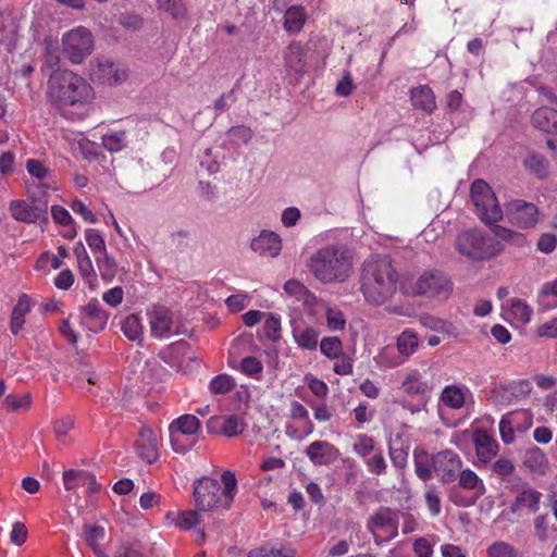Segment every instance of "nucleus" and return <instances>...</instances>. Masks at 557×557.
Segmentation results:
<instances>
[{
  "instance_id": "f257e3e1",
  "label": "nucleus",
  "mask_w": 557,
  "mask_h": 557,
  "mask_svg": "<svg viewBox=\"0 0 557 557\" xmlns=\"http://www.w3.org/2000/svg\"><path fill=\"white\" fill-rule=\"evenodd\" d=\"M398 272L388 256L372 255L361 268L360 290L367 302L386 304L397 292Z\"/></svg>"
},
{
  "instance_id": "f03ea898",
  "label": "nucleus",
  "mask_w": 557,
  "mask_h": 557,
  "mask_svg": "<svg viewBox=\"0 0 557 557\" xmlns=\"http://www.w3.org/2000/svg\"><path fill=\"white\" fill-rule=\"evenodd\" d=\"M48 100L59 107L82 108L94 99L92 87L85 78L70 70H54L48 79Z\"/></svg>"
},
{
  "instance_id": "7ed1b4c3",
  "label": "nucleus",
  "mask_w": 557,
  "mask_h": 557,
  "mask_svg": "<svg viewBox=\"0 0 557 557\" xmlns=\"http://www.w3.org/2000/svg\"><path fill=\"white\" fill-rule=\"evenodd\" d=\"M308 268L321 283H343L351 274L352 256L345 247L329 245L311 255Z\"/></svg>"
},
{
  "instance_id": "20e7f679",
  "label": "nucleus",
  "mask_w": 557,
  "mask_h": 557,
  "mask_svg": "<svg viewBox=\"0 0 557 557\" xmlns=\"http://www.w3.org/2000/svg\"><path fill=\"white\" fill-rule=\"evenodd\" d=\"M223 487L211 478H202L194 484V497L198 509L209 511L220 507L228 509L236 493V478L232 471H224L221 476Z\"/></svg>"
},
{
  "instance_id": "39448f33",
  "label": "nucleus",
  "mask_w": 557,
  "mask_h": 557,
  "mask_svg": "<svg viewBox=\"0 0 557 557\" xmlns=\"http://www.w3.org/2000/svg\"><path fill=\"white\" fill-rule=\"evenodd\" d=\"M454 290L451 277L441 269L422 271L410 284L409 294L430 301L444 302L448 300Z\"/></svg>"
},
{
  "instance_id": "423d86ee",
  "label": "nucleus",
  "mask_w": 557,
  "mask_h": 557,
  "mask_svg": "<svg viewBox=\"0 0 557 557\" xmlns=\"http://www.w3.org/2000/svg\"><path fill=\"white\" fill-rule=\"evenodd\" d=\"M150 335L157 339L170 338L173 335H187L188 329L178 312L162 305H153L147 309Z\"/></svg>"
},
{
  "instance_id": "0eeeda50",
  "label": "nucleus",
  "mask_w": 557,
  "mask_h": 557,
  "mask_svg": "<svg viewBox=\"0 0 557 557\" xmlns=\"http://www.w3.org/2000/svg\"><path fill=\"white\" fill-rule=\"evenodd\" d=\"M29 202L25 200H12L9 203L11 216L23 223L32 224L37 221L48 220L49 197L45 196L37 187H26Z\"/></svg>"
},
{
  "instance_id": "6e6552de",
  "label": "nucleus",
  "mask_w": 557,
  "mask_h": 557,
  "mask_svg": "<svg viewBox=\"0 0 557 557\" xmlns=\"http://www.w3.org/2000/svg\"><path fill=\"white\" fill-rule=\"evenodd\" d=\"M457 250L473 260H484L497 255L502 246L494 238L478 230L461 232L456 238Z\"/></svg>"
},
{
  "instance_id": "1a4fd4ad",
  "label": "nucleus",
  "mask_w": 557,
  "mask_h": 557,
  "mask_svg": "<svg viewBox=\"0 0 557 557\" xmlns=\"http://www.w3.org/2000/svg\"><path fill=\"white\" fill-rule=\"evenodd\" d=\"M470 197L482 222L492 224L502 220L503 211L500 206L494 191L485 181L475 180L471 184Z\"/></svg>"
},
{
  "instance_id": "9d476101",
  "label": "nucleus",
  "mask_w": 557,
  "mask_h": 557,
  "mask_svg": "<svg viewBox=\"0 0 557 557\" xmlns=\"http://www.w3.org/2000/svg\"><path fill=\"white\" fill-rule=\"evenodd\" d=\"M64 55L74 64H81L94 50L92 34L78 26L66 32L62 37Z\"/></svg>"
},
{
  "instance_id": "9b49d317",
  "label": "nucleus",
  "mask_w": 557,
  "mask_h": 557,
  "mask_svg": "<svg viewBox=\"0 0 557 557\" xmlns=\"http://www.w3.org/2000/svg\"><path fill=\"white\" fill-rule=\"evenodd\" d=\"M505 216L508 222L520 230L533 228L540 221L536 205L522 199H513L505 206Z\"/></svg>"
},
{
  "instance_id": "f8f14e48",
  "label": "nucleus",
  "mask_w": 557,
  "mask_h": 557,
  "mask_svg": "<svg viewBox=\"0 0 557 557\" xmlns=\"http://www.w3.org/2000/svg\"><path fill=\"white\" fill-rule=\"evenodd\" d=\"M431 462L434 472L443 484L455 482L463 466L460 456L451 449H443L432 455Z\"/></svg>"
},
{
  "instance_id": "ddd939ff",
  "label": "nucleus",
  "mask_w": 557,
  "mask_h": 557,
  "mask_svg": "<svg viewBox=\"0 0 557 557\" xmlns=\"http://www.w3.org/2000/svg\"><path fill=\"white\" fill-rule=\"evenodd\" d=\"M200 429V421L194 414H183L175 419L169 426L171 445L176 453H185L190 444L183 442V436L197 434Z\"/></svg>"
},
{
  "instance_id": "4468645a",
  "label": "nucleus",
  "mask_w": 557,
  "mask_h": 557,
  "mask_svg": "<svg viewBox=\"0 0 557 557\" xmlns=\"http://www.w3.org/2000/svg\"><path fill=\"white\" fill-rule=\"evenodd\" d=\"M542 493L532 488L529 484H523L517 493L509 510L513 515H519L524 510L536 512L540 509Z\"/></svg>"
},
{
  "instance_id": "2eb2a0df",
  "label": "nucleus",
  "mask_w": 557,
  "mask_h": 557,
  "mask_svg": "<svg viewBox=\"0 0 557 557\" xmlns=\"http://www.w3.org/2000/svg\"><path fill=\"white\" fill-rule=\"evenodd\" d=\"M207 429L210 433H220L226 437H233L243 433L245 423L234 414L214 416L208 420Z\"/></svg>"
},
{
  "instance_id": "dca6fc26",
  "label": "nucleus",
  "mask_w": 557,
  "mask_h": 557,
  "mask_svg": "<svg viewBox=\"0 0 557 557\" xmlns=\"http://www.w3.org/2000/svg\"><path fill=\"white\" fill-rule=\"evenodd\" d=\"M251 249L260 256L275 258L282 250V239L272 231H262L251 240Z\"/></svg>"
},
{
  "instance_id": "f3484780",
  "label": "nucleus",
  "mask_w": 557,
  "mask_h": 557,
  "mask_svg": "<svg viewBox=\"0 0 557 557\" xmlns=\"http://www.w3.org/2000/svg\"><path fill=\"white\" fill-rule=\"evenodd\" d=\"M306 455L314 466H326L339 457V450L330 442L315 441L306 448Z\"/></svg>"
},
{
  "instance_id": "a211bd4d",
  "label": "nucleus",
  "mask_w": 557,
  "mask_h": 557,
  "mask_svg": "<svg viewBox=\"0 0 557 557\" xmlns=\"http://www.w3.org/2000/svg\"><path fill=\"white\" fill-rule=\"evenodd\" d=\"M26 170L33 178L38 181L37 183H27L26 187H37L45 196L49 197L48 190L53 184L51 170L36 159H28L26 161Z\"/></svg>"
},
{
  "instance_id": "6ab92c4d",
  "label": "nucleus",
  "mask_w": 557,
  "mask_h": 557,
  "mask_svg": "<svg viewBox=\"0 0 557 557\" xmlns=\"http://www.w3.org/2000/svg\"><path fill=\"white\" fill-rule=\"evenodd\" d=\"M63 484L67 491H76L78 487H86L89 493H97L100 484L96 476L84 470L70 469L63 472Z\"/></svg>"
},
{
  "instance_id": "aec40b11",
  "label": "nucleus",
  "mask_w": 557,
  "mask_h": 557,
  "mask_svg": "<svg viewBox=\"0 0 557 557\" xmlns=\"http://www.w3.org/2000/svg\"><path fill=\"white\" fill-rule=\"evenodd\" d=\"M473 444L479 462L487 465L498 453V443L484 430L473 432Z\"/></svg>"
},
{
  "instance_id": "412c9836",
  "label": "nucleus",
  "mask_w": 557,
  "mask_h": 557,
  "mask_svg": "<svg viewBox=\"0 0 557 557\" xmlns=\"http://www.w3.org/2000/svg\"><path fill=\"white\" fill-rule=\"evenodd\" d=\"M92 75L102 84L115 85L125 79L126 72L109 59H98Z\"/></svg>"
},
{
  "instance_id": "4be33fe9",
  "label": "nucleus",
  "mask_w": 557,
  "mask_h": 557,
  "mask_svg": "<svg viewBox=\"0 0 557 557\" xmlns=\"http://www.w3.org/2000/svg\"><path fill=\"white\" fill-rule=\"evenodd\" d=\"M138 456L147 463H153L159 457L158 441L152 430L143 426L136 442Z\"/></svg>"
},
{
  "instance_id": "5701e85b",
  "label": "nucleus",
  "mask_w": 557,
  "mask_h": 557,
  "mask_svg": "<svg viewBox=\"0 0 557 557\" xmlns=\"http://www.w3.org/2000/svg\"><path fill=\"white\" fill-rule=\"evenodd\" d=\"M367 527L371 533H374L376 529L391 527L393 529V532L389 539H393L398 534V515L391 508L381 507L376 512H374L370 517Z\"/></svg>"
},
{
  "instance_id": "b1692460",
  "label": "nucleus",
  "mask_w": 557,
  "mask_h": 557,
  "mask_svg": "<svg viewBox=\"0 0 557 557\" xmlns=\"http://www.w3.org/2000/svg\"><path fill=\"white\" fill-rule=\"evenodd\" d=\"M532 125L544 133L557 134V109L549 106L537 108L531 115Z\"/></svg>"
},
{
  "instance_id": "393cba45",
  "label": "nucleus",
  "mask_w": 557,
  "mask_h": 557,
  "mask_svg": "<svg viewBox=\"0 0 557 557\" xmlns=\"http://www.w3.org/2000/svg\"><path fill=\"white\" fill-rule=\"evenodd\" d=\"M306 48L300 42H292L284 50V66L286 71L294 72L296 74H302L305 72V55Z\"/></svg>"
},
{
  "instance_id": "a878e982",
  "label": "nucleus",
  "mask_w": 557,
  "mask_h": 557,
  "mask_svg": "<svg viewBox=\"0 0 557 557\" xmlns=\"http://www.w3.org/2000/svg\"><path fill=\"white\" fill-rule=\"evenodd\" d=\"M84 319L92 331L103 330L107 325L109 314L102 309L97 299H91L84 308Z\"/></svg>"
},
{
  "instance_id": "bb28decb",
  "label": "nucleus",
  "mask_w": 557,
  "mask_h": 557,
  "mask_svg": "<svg viewBox=\"0 0 557 557\" xmlns=\"http://www.w3.org/2000/svg\"><path fill=\"white\" fill-rule=\"evenodd\" d=\"M30 298L26 294L21 295L11 313L10 330L13 335H17L18 332L23 329L25 323V315L30 311Z\"/></svg>"
},
{
  "instance_id": "cd10ccee",
  "label": "nucleus",
  "mask_w": 557,
  "mask_h": 557,
  "mask_svg": "<svg viewBox=\"0 0 557 557\" xmlns=\"http://www.w3.org/2000/svg\"><path fill=\"white\" fill-rule=\"evenodd\" d=\"M412 106L426 113H431L435 107V96L429 86H420L410 90Z\"/></svg>"
},
{
  "instance_id": "c85d7f7f",
  "label": "nucleus",
  "mask_w": 557,
  "mask_h": 557,
  "mask_svg": "<svg viewBox=\"0 0 557 557\" xmlns=\"http://www.w3.org/2000/svg\"><path fill=\"white\" fill-rule=\"evenodd\" d=\"M406 394L421 396L422 399L428 398V394L432 391V386L422 380L419 371L408 373L401 384Z\"/></svg>"
},
{
  "instance_id": "c756f323",
  "label": "nucleus",
  "mask_w": 557,
  "mask_h": 557,
  "mask_svg": "<svg viewBox=\"0 0 557 557\" xmlns=\"http://www.w3.org/2000/svg\"><path fill=\"white\" fill-rule=\"evenodd\" d=\"M458 485L467 491H471L472 494H475L476 497H481L486 492V487L479 478V475L471 469H462L459 471V476L457 478Z\"/></svg>"
},
{
  "instance_id": "7c9ffc66",
  "label": "nucleus",
  "mask_w": 557,
  "mask_h": 557,
  "mask_svg": "<svg viewBox=\"0 0 557 557\" xmlns=\"http://www.w3.org/2000/svg\"><path fill=\"white\" fill-rule=\"evenodd\" d=\"M467 393H469L468 388H462L456 385H448L442 391L440 400L446 407L458 410L465 406Z\"/></svg>"
},
{
  "instance_id": "2f4dec72",
  "label": "nucleus",
  "mask_w": 557,
  "mask_h": 557,
  "mask_svg": "<svg viewBox=\"0 0 557 557\" xmlns=\"http://www.w3.org/2000/svg\"><path fill=\"white\" fill-rule=\"evenodd\" d=\"M523 465L533 473L545 474L548 469V459L542 449L532 447L525 451Z\"/></svg>"
},
{
  "instance_id": "473e14b6",
  "label": "nucleus",
  "mask_w": 557,
  "mask_h": 557,
  "mask_svg": "<svg viewBox=\"0 0 557 557\" xmlns=\"http://www.w3.org/2000/svg\"><path fill=\"white\" fill-rule=\"evenodd\" d=\"M523 166L539 178H545L549 173V163L543 154L529 153L523 160Z\"/></svg>"
},
{
  "instance_id": "72a5a7b5",
  "label": "nucleus",
  "mask_w": 557,
  "mask_h": 557,
  "mask_svg": "<svg viewBox=\"0 0 557 557\" xmlns=\"http://www.w3.org/2000/svg\"><path fill=\"white\" fill-rule=\"evenodd\" d=\"M74 253L77 259L78 270L81 275L88 282L91 286L92 282L96 280V272L92 267V262L85 249V247L79 244L74 248Z\"/></svg>"
},
{
  "instance_id": "f704fd0d",
  "label": "nucleus",
  "mask_w": 557,
  "mask_h": 557,
  "mask_svg": "<svg viewBox=\"0 0 557 557\" xmlns=\"http://www.w3.org/2000/svg\"><path fill=\"white\" fill-rule=\"evenodd\" d=\"M17 39V26L10 17L0 16V44L4 45L8 51L15 48Z\"/></svg>"
},
{
  "instance_id": "c9c22d12",
  "label": "nucleus",
  "mask_w": 557,
  "mask_h": 557,
  "mask_svg": "<svg viewBox=\"0 0 557 557\" xmlns=\"http://www.w3.org/2000/svg\"><path fill=\"white\" fill-rule=\"evenodd\" d=\"M414 473L417 476L426 482L432 479V462L429 454L423 449H416L413 453Z\"/></svg>"
},
{
  "instance_id": "e433bc0d",
  "label": "nucleus",
  "mask_w": 557,
  "mask_h": 557,
  "mask_svg": "<svg viewBox=\"0 0 557 557\" xmlns=\"http://www.w3.org/2000/svg\"><path fill=\"white\" fill-rule=\"evenodd\" d=\"M306 17L302 7H290L286 10L284 15V28L290 33H298L301 30Z\"/></svg>"
},
{
  "instance_id": "4c0bfd02",
  "label": "nucleus",
  "mask_w": 557,
  "mask_h": 557,
  "mask_svg": "<svg viewBox=\"0 0 557 557\" xmlns=\"http://www.w3.org/2000/svg\"><path fill=\"white\" fill-rule=\"evenodd\" d=\"M293 336L297 345L302 349L313 350L318 346L319 333L312 327H295Z\"/></svg>"
},
{
  "instance_id": "58836bf2",
  "label": "nucleus",
  "mask_w": 557,
  "mask_h": 557,
  "mask_svg": "<svg viewBox=\"0 0 557 557\" xmlns=\"http://www.w3.org/2000/svg\"><path fill=\"white\" fill-rule=\"evenodd\" d=\"M533 310L522 299L512 298L509 300V314L519 323L525 324L531 320Z\"/></svg>"
},
{
  "instance_id": "ea45409f",
  "label": "nucleus",
  "mask_w": 557,
  "mask_h": 557,
  "mask_svg": "<svg viewBox=\"0 0 557 557\" xmlns=\"http://www.w3.org/2000/svg\"><path fill=\"white\" fill-rule=\"evenodd\" d=\"M418 348V336L414 332L406 330L397 338V350L404 360Z\"/></svg>"
},
{
  "instance_id": "a19ab883",
  "label": "nucleus",
  "mask_w": 557,
  "mask_h": 557,
  "mask_svg": "<svg viewBox=\"0 0 557 557\" xmlns=\"http://www.w3.org/2000/svg\"><path fill=\"white\" fill-rule=\"evenodd\" d=\"M296 552L293 548L275 547L271 545H262L251 549L247 557H295Z\"/></svg>"
},
{
  "instance_id": "79ce46f5",
  "label": "nucleus",
  "mask_w": 557,
  "mask_h": 557,
  "mask_svg": "<svg viewBox=\"0 0 557 557\" xmlns=\"http://www.w3.org/2000/svg\"><path fill=\"white\" fill-rule=\"evenodd\" d=\"M127 144L125 131H113L102 136V145L110 152L122 150Z\"/></svg>"
},
{
  "instance_id": "37998d69",
  "label": "nucleus",
  "mask_w": 557,
  "mask_h": 557,
  "mask_svg": "<svg viewBox=\"0 0 557 557\" xmlns=\"http://www.w3.org/2000/svg\"><path fill=\"white\" fill-rule=\"evenodd\" d=\"M159 9L168 12L174 20L182 21L187 17V9L183 0H157Z\"/></svg>"
},
{
  "instance_id": "c03bdc74",
  "label": "nucleus",
  "mask_w": 557,
  "mask_h": 557,
  "mask_svg": "<svg viewBox=\"0 0 557 557\" xmlns=\"http://www.w3.org/2000/svg\"><path fill=\"white\" fill-rule=\"evenodd\" d=\"M96 260L101 277L107 282L112 281L117 272V264L114 258L104 251Z\"/></svg>"
},
{
  "instance_id": "a18cd8bd",
  "label": "nucleus",
  "mask_w": 557,
  "mask_h": 557,
  "mask_svg": "<svg viewBox=\"0 0 557 557\" xmlns=\"http://www.w3.org/2000/svg\"><path fill=\"white\" fill-rule=\"evenodd\" d=\"M235 387L234 379L225 373L214 376L209 383V389L212 394L224 395Z\"/></svg>"
},
{
  "instance_id": "49530a36",
  "label": "nucleus",
  "mask_w": 557,
  "mask_h": 557,
  "mask_svg": "<svg viewBox=\"0 0 557 557\" xmlns=\"http://www.w3.org/2000/svg\"><path fill=\"white\" fill-rule=\"evenodd\" d=\"M122 330L128 339H139L143 335V325L140 323L139 317L136 314L127 315L123 321Z\"/></svg>"
},
{
  "instance_id": "de8ad7c7",
  "label": "nucleus",
  "mask_w": 557,
  "mask_h": 557,
  "mask_svg": "<svg viewBox=\"0 0 557 557\" xmlns=\"http://www.w3.org/2000/svg\"><path fill=\"white\" fill-rule=\"evenodd\" d=\"M284 290L289 296L295 297L297 300H304L305 302L314 298L307 287L297 280L287 281L284 284Z\"/></svg>"
},
{
  "instance_id": "09e8293b",
  "label": "nucleus",
  "mask_w": 557,
  "mask_h": 557,
  "mask_svg": "<svg viewBox=\"0 0 557 557\" xmlns=\"http://www.w3.org/2000/svg\"><path fill=\"white\" fill-rule=\"evenodd\" d=\"M424 500L428 506V509L430 513L433 517H437L442 511V497L441 492L437 490L434 485L426 486L425 493H424Z\"/></svg>"
},
{
  "instance_id": "8fccbe9b",
  "label": "nucleus",
  "mask_w": 557,
  "mask_h": 557,
  "mask_svg": "<svg viewBox=\"0 0 557 557\" xmlns=\"http://www.w3.org/2000/svg\"><path fill=\"white\" fill-rule=\"evenodd\" d=\"M404 358L396 355L395 348L391 346L384 347L376 357V362L384 368H395L404 362Z\"/></svg>"
},
{
  "instance_id": "3c124183",
  "label": "nucleus",
  "mask_w": 557,
  "mask_h": 557,
  "mask_svg": "<svg viewBox=\"0 0 557 557\" xmlns=\"http://www.w3.org/2000/svg\"><path fill=\"white\" fill-rule=\"evenodd\" d=\"M487 557H518V550L509 543L497 541L486 550Z\"/></svg>"
},
{
  "instance_id": "603ef678",
  "label": "nucleus",
  "mask_w": 557,
  "mask_h": 557,
  "mask_svg": "<svg viewBox=\"0 0 557 557\" xmlns=\"http://www.w3.org/2000/svg\"><path fill=\"white\" fill-rule=\"evenodd\" d=\"M409 447L401 444L393 446V442H388V455L394 467L403 469L407 465Z\"/></svg>"
},
{
  "instance_id": "864d4df0",
  "label": "nucleus",
  "mask_w": 557,
  "mask_h": 557,
  "mask_svg": "<svg viewBox=\"0 0 557 557\" xmlns=\"http://www.w3.org/2000/svg\"><path fill=\"white\" fill-rule=\"evenodd\" d=\"M321 352L330 359L338 358L343 350L342 342L334 336L324 337L320 343Z\"/></svg>"
},
{
  "instance_id": "5fc2aeb1",
  "label": "nucleus",
  "mask_w": 557,
  "mask_h": 557,
  "mask_svg": "<svg viewBox=\"0 0 557 557\" xmlns=\"http://www.w3.org/2000/svg\"><path fill=\"white\" fill-rule=\"evenodd\" d=\"M227 135L234 145L240 146L248 144L253 137V132L245 126H233L228 129Z\"/></svg>"
},
{
  "instance_id": "6e6d98bb",
  "label": "nucleus",
  "mask_w": 557,
  "mask_h": 557,
  "mask_svg": "<svg viewBox=\"0 0 557 557\" xmlns=\"http://www.w3.org/2000/svg\"><path fill=\"white\" fill-rule=\"evenodd\" d=\"M264 335L272 342L281 337V319L273 313H269L263 324Z\"/></svg>"
},
{
  "instance_id": "4d7b16f0",
  "label": "nucleus",
  "mask_w": 557,
  "mask_h": 557,
  "mask_svg": "<svg viewBox=\"0 0 557 557\" xmlns=\"http://www.w3.org/2000/svg\"><path fill=\"white\" fill-rule=\"evenodd\" d=\"M364 462L370 473L375 475H382L386 473L387 462L382 451H377L372 457L367 458Z\"/></svg>"
},
{
  "instance_id": "13d9d810",
  "label": "nucleus",
  "mask_w": 557,
  "mask_h": 557,
  "mask_svg": "<svg viewBox=\"0 0 557 557\" xmlns=\"http://www.w3.org/2000/svg\"><path fill=\"white\" fill-rule=\"evenodd\" d=\"M84 536L88 546L92 550H97V548H99V542L104 537V529L99 525H85Z\"/></svg>"
},
{
  "instance_id": "bf43d9fd",
  "label": "nucleus",
  "mask_w": 557,
  "mask_h": 557,
  "mask_svg": "<svg viewBox=\"0 0 557 557\" xmlns=\"http://www.w3.org/2000/svg\"><path fill=\"white\" fill-rule=\"evenodd\" d=\"M516 467L512 460L500 457L498 458L493 465H492V471L499 476L502 480H505L506 478L510 476Z\"/></svg>"
},
{
  "instance_id": "052dcab7",
  "label": "nucleus",
  "mask_w": 557,
  "mask_h": 557,
  "mask_svg": "<svg viewBox=\"0 0 557 557\" xmlns=\"http://www.w3.org/2000/svg\"><path fill=\"white\" fill-rule=\"evenodd\" d=\"M374 450V440L367 435L360 434L354 444V451L360 457H367Z\"/></svg>"
},
{
  "instance_id": "680f3d73",
  "label": "nucleus",
  "mask_w": 557,
  "mask_h": 557,
  "mask_svg": "<svg viewBox=\"0 0 557 557\" xmlns=\"http://www.w3.org/2000/svg\"><path fill=\"white\" fill-rule=\"evenodd\" d=\"M4 403L10 410L17 411L29 408L32 397L29 394H23L21 396L10 394L5 397Z\"/></svg>"
},
{
  "instance_id": "e2e57ef3",
  "label": "nucleus",
  "mask_w": 557,
  "mask_h": 557,
  "mask_svg": "<svg viewBox=\"0 0 557 557\" xmlns=\"http://www.w3.org/2000/svg\"><path fill=\"white\" fill-rule=\"evenodd\" d=\"M199 523L198 513L194 510H185L178 513L175 525L182 530H189Z\"/></svg>"
},
{
  "instance_id": "0e129e2a",
  "label": "nucleus",
  "mask_w": 557,
  "mask_h": 557,
  "mask_svg": "<svg viewBox=\"0 0 557 557\" xmlns=\"http://www.w3.org/2000/svg\"><path fill=\"white\" fill-rule=\"evenodd\" d=\"M534 534L540 542H547L549 537V522L547 515H540L534 519Z\"/></svg>"
},
{
  "instance_id": "69168bd1",
  "label": "nucleus",
  "mask_w": 557,
  "mask_h": 557,
  "mask_svg": "<svg viewBox=\"0 0 557 557\" xmlns=\"http://www.w3.org/2000/svg\"><path fill=\"white\" fill-rule=\"evenodd\" d=\"M326 322L329 329L332 331L344 330L346 324L344 314L339 310L333 308H329L326 310Z\"/></svg>"
},
{
  "instance_id": "338daca9",
  "label": "nucleus",
  "mask_w": 557,
  "mask_h": 557,
  "mask_svg": "<svg viewBox=\"0 0 557 557\" xmlns=\"http://www.w3.org/2000/svg\"><path fill=\"white\" fill-rule=\"evenodd\" d=\"M493 232L498 238L507 240V242H512L517 245H520L524 242V237L522 234L517 233L512 230L506 228L500 225H495L493 227Z\"/></svg>"
},
{
  "instance_id": "774afa93",
  "label": "nucleus",
  "mask_w": 557,
  "mask_h": 557,
  "mask_svg": "<svg viewBox=\"0 0 557 557\" xmlns=\"http://www.w3.org/2000/svg\"><path fill=\"white\" fill-rule=\"evenodd\" d=\"M115 557H143L141 546L137 542L122 544Z\"/></svg>"
}]
</instances>
